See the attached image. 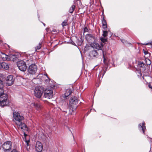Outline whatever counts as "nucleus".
Here are the masks:
<instances>
[{
	"label": "nucleus",
	"mask_w": 152,
	"mask_h": 152,
	"mask_svg": "<svg viewBox=\"0 0 152 152\" xmlns=\"http://www.w3.org/2000/svg\"><path fill=\"white\" fill-rule=\"evenodd\" d=\"M9 100L8 99L7 95L5 94L0 96V106L4 107L8 105Z\"/></svg>",
	"instance_id": "f257e3e1"
},
{
	"label": "nucleus",
	"mask_w": 152,
	"mask_h": 152,
	"mask_svg": "<svg viewBox=\"0 0 152 152\" xmlns=\"http://www.w3.org/2000/svg\"><path fill=\"white\" fill-rule=\"evenodd\" d=\"M44 91L43 87L42 86H37L34 90V95L37 98H40Z\"/></svg>",
	"instance_id": "f03ea898"
},
{
	"label": "nucleus",
	"mask_w": 152,
	"mask_h": 152,
	"mask_svg": "<svg viewBox=\"0 0 152 152\" xmlns=\"http://www.w3.org/2000/svg\"><path fill=\"white\" fill-rule=\"evenodd\" d=\"M13 115V118L15 120L16 124V123L22 121L24 119V117L23 116L21 115L18 112L15 111L14 112Z\"/></svg>",
	"instance_id": "7ed1b4c3"
},
{
	"label": "nucleus",
	"mask_w": 152,
	"mask_h": 152,
	"mask_svg": "<svg viewBox=\"0 0 152 152\" xmlns=\"http://www.w3.org/2000/svg\"><path fill=\"white\" fill-rule=\"evenodd\" d=\"M17 66L20 71H24L26 70L27 66L26 63L23 60H20L17 63Z\"/></svg>",
	"instance_id": "20e7f679"
},
{
	"label": "nucleus",
	"mask_w": 152,
	"mask_h": 152,
	"mask_svg": "<svg viewBox=\"0 0 152 152\" xmlns=\"http://www.w3.org/2000/svg\"><path fill=\"white\" fill-rule=\"evenodd\" d=\"M44 96L48 99L52 98L53 96V91L51 88L46 89L44 91Z\"/></svg>",
	"instance_id": "39448f33"
},
{
	"label": "nucleus",
	"mask_w": 152,
	"mask_h": 152,
	"mask_svg": "<svg viewBox=\"0 0 152 152\" xmlns=\"http://www.w3.org/2000/svg\"><path fill=\"white\" fill-rule=\"evenodd\" d=\"M37 69V65L35 64H33L30 65L28 69V73L31 74H34L36 72Z\"/></svg>",
	"instance_id": "423d86ee"
},
{
	"label": "nucleus",
	"mask_w": 152,
	"mask_h": 152,
	"mask_svg": "<svg viewBox=\"0 0 152 152\" xmlns=\"http://www.w3.org/2000/svg\"><path fill=\"white\" fill-rule=\"evenodd\" d=\"M15 78L12 75H8L6 79V84L7 86H11L14 83Z\"/></svg>",
	"instance_id": "0eeeda50"
},
{
	"label": "nucleus",
	"mask_w": 152,
	"mask_h": 152,
	"mask_svg": "<svg viewBox=\"0 0 152 152\" xmlns=\"http://www.w3.org/2000/svg\"><path fill=\"white\" fill-rule=\"evenodd\" d=\"M85 38L89 42H91L94 41L96 39L95 35L91 34H87L85 36Z\"/></svg>",
	"instance_id": "6e6552de"
},
{
	"label": "nucleus",
	"mask_w": 152,
	"mask_h": 152,
	"mask_svg": "<svg viewBox=\"0 0 152 152\" xmlns=\"http://www.w3.org/2000/svg\"><path fill=\"white\" fill-rule=\"evenodd\" d=\"M2 146L4 150L11 149L12 147V142L9 141L5 142L2 145Z\"/></svg>",
	"instance_id": "1a4fd4ad"
},
{
	"label": "nucleus",
	"mask_w": 152,
	"mask_h": 152,
	"mask_svg": "<svg viewBox=\"0 0 152 152\" xmlns=\"http://www.w3.org/2000/svg\"><path fill=\"white\" fill-rule=\"evenodd\" d=\"M78 100L76 96H73L71 97L69 101V104L71 106H74L76 105L78 103Z\"/></svg>",
	"instance_id": "9d476101"
},
{
	"label": "nucleus",
	"mask_w": 152,
	"mask_h": 152,
	"mask_svg": "<svg viewBox=\"0 0 152 152\" xmlns=\"http://www.w3.org/2000/svg\"><path fill=\"white\" fill-rule=\"evenodd\" d=\"M103 45L101 43L100 45L97 42H94L92 45V47L98 50H101L103 48Z\"/></svg>",
	"instance_id": "9b49d317"
},
{
	"label": "nucleus",
	"mask_w": 152,
	"mask_h": 152,
	"mask_svg": "<svg viewBox=\"0 0 152 152\" xmlns=\"http://www.w3.org/2000/svg\"><path fill=\"white\" fill-rule=\"evenodd\" d=\"M43 149V146L41 143L39 141L36 142V150L38 152L42 151Z\"/></svg>",
	"instance_id": "f8f14e48"
},
{
	"label": "nucleus",
	"mask_w": 152,
	"mask_h": 152,
	"mask_svg": "<svg viewBox=\"0 0 152 152\" xmlns=\"http://www.w3.org/2000/svg\"><path fill=\"white\" fill-rule=\"evenodd\" d=\"M17 58V56L16 54H12L9 55L8 61H14Z\"/></svg>",
	"instance_id": "ddd939ff"
},
{
	"label": "nucleus",
	"mask_w": 152,
	"mask_h": 152,
	"mask_svg": "<svg viewBox=\"0 0 152 152\" xmlns=\"http://www.w3.org/2000/svg\"><path fill=\"white\" fill-rule=\"evenodd\" d=\"M89 56L91 58H97L98 56V54L96 50H94L90 52Z\"/></svg>",
	"instance_id": "4468645a"
},
{
	"label": "nucleus",
	"mask_w": 152,
	"mask_h": 152,
	"mask_svg": "<svg viewBox=\"0 0 152 152\" xmlns=\"http://www.w3.org/2000/svg\"><path fill=\"white\" fill-rule=\"evenodd\" d=\"M145 124L144 122L142 124H141L138 125L139 130H142L143 133H144L145 132L146 129L145 126Z\"/></svg>",
	"instance_id": "2eb2a0df"
},
{
	"label": "nucleus",
	"mask_w": 152,
	"mask_h": 152,
	"mask_svg": "<svg viewBox=\"0 0 152 152\" xmlns=\"http://www.w3.org/2000/svg\"><path fill=\"white\" fill-rule=\"evenodd\" d=\"M0 68H2L6 70H8L9 68V65L7 63L2 62L0 63Z\"/></svg>",
	"instance_id": "dca6fc26"
},
{
	"label": "nucleus",
	"mask_w": 152,
	"mask_h": 152,
	"mask_svg": "<svg viewBox=\"0 0 152 152\" xmlns=\"http://www.w3.org/2000/svg\"><path fill=\"white\" fill-rule=\"evenodd\" d=\"M16 124L19 128L21 129H25L26 128V125L24 123H22V121L16 123Z\"/></svg>",
	"instance_id": "f3484780"
},
{
	"label": "nucleus",
	"mask_w": 152,
	"mask_h": 152,
	"mask_svg": "<svg viewBox=\"0 0 152 152\" xmlns=\"http://www.w3.org/2000/svg\"><path fill=\"white\" fill-rule=\"evenodd\" d=\"M3 82L0 79V96L4 94V91L3 89Z\"/></svg>",
	"instance_id": "a211bd4d"
},
{
	"label": "nucleus",
	"mask_w": 152,
	"mask_h": 152,
	"mask_svg": "<svg viewBox=\"0 0 152 152\" xmlns=\"http://www.w3.org/2000/svg\"><path fill=\"white\" fill-rule=\"evenodd\" d=\"M72 89L71 88H68L66 89L65 93L64 94V96L66 99H67V97L72 93Z\"/></svg>",
	"instance_id": "6ab92c4d"
},
{
	"label": "nucleus",
	"mask_w": 152,
	"mask_h": 152,
	"mask_svg": "<svg viewBox=\"0 0 152 152\" xmlns=\"http://www.w3.org/2000/svg\"><path fill=\"white\" fill-rule=\"evenodd\" d=\"M0 56L1 57L3 61H8V58H9V55H7L4 53L1 52Z\"/></svg>",
	"instance_id": "aec40b11"
},
{
	"label": "nucleus",
	"mask_w": 152,
	"mask_h": 152,
	"mask_svg": "<svg viewBox=\"0 0 152 152\" xmlns=\"http://www.w3.org/2000/svg\"><path fill=\"white\" fill-rule=\"evenodd\" d=\"M102 24L103 29L106 30V28L107 27V23L106 20L104 19V18H103V19L102 20Z\"/></svg>",
	"instance_id": "412c9836"
},
{
	"label": "nucleus",
	"mask_w": 152,
	"mask_h": 152,
	"mask_svg": "<svg viewBox=\"0 0 152 152\" xmlns=\"http://www.w3.org/2000/svg\"><path fill=\"white\" fill-rule=\"evenodd\" d=\"M34 107L38 110H39L41 109L42 107L41 105L39 104L34 103L32 104Z\"/></svg>",
	"instance_id": "4be33fe9"
},
{
	"label": "nucleus",
	"mask_w": 152,
	"mask_h": 152,
	"mask_svg": "<svg viewBox=\"0 0 152 152\" xmlns=\"http://www.w3.org/2000/svg\"><path fill=\"white\" fill-rule=\"evenodd\" d=\"M138 66L140 67L144 68L145 66V64L142 62L140 61L138 62Z\"/></svg>",
	"instance_id": "5701e85b"
},
{
	"label": "nucleus",
	"mask_w": 152,
	"mask_h": 152,
	"mask_svg": "<svg viewBox=\"0 0 152 152\" xmlns=\"http://www.w3.org/2000/svg\"><path fill=\"white\" fill-rule=\"evenodd\" d=\"M75 6L74 5H72L71 7L70 8L69 10V12L70 13H72L73 12V11L75 9Z\"/></svg>",
	"instance_id": "b1692460"
},
{
	"label": "nucleus",
	"mask_w": 152,
	"mask_h": 152,
	"mask_svg": "<svg viewBox=\"0 0 152 152\" xmlns=\"http://www.w3.org/2000/svg\"><path fill=\"white\" fill-rule=\"evenodd\" d=\"M151 62L150 60L148 59H145V64L147 65H150L151 64Z\"/></svg>",
	"instance_id": "393cba45"
},
{
	"label": "nucleus",
	"mask_w": 152,
	"mask_h": 152,
	"mask_svg": "<svg viewBox=\"0 0 152 152\" xmlns=\"http://www.w3.org/2000/svg\"><path fill=\"white\" fill-rule=\"evenodd\" d=\"M41 47V44L40 43L38 45L35 47L36 51H37V50H39Z\"/></svg>",
	"instance_id": "a878e982"
},
{
	"label": "nucleus",
	"mask_w": 152,
	"mask_h": 152,
	"mask_svg": "<svg viewBox=\"0 0 152 152\" xmlns=\"http://www.w3.org/2000/svg\"><path fill=\"white\" fill-rule=\"evenodd\" d=\"M100 40L101 42H102V43H103V44L104 43L106 42L107 40V39L103 37L101 38H100Z\"/></svg>",
	"instance_id": "bb28decb"
},
{
	"label": "nucleus",
	"mask_w": 152,
	"mask_h": 152,
	"mask_svg": "<svg viewBox=\"0 0 152 152\" xmlns=\"http://www.w3.org/2000/svg\"><path fill=\"white\" fill-rule=\"evenodd\" d=\"M107 31H103L102 36L104 37H105L107 36Z\"/></svg>",
	"instance_id": "cd10ccee"
},
{
	"label": "nucleus",
	"mask_w": 152,
	"mask_h": 152,
	"mask_svg": "<svg viewBox=\"0 0 152 152\" xmlns=\"http://www.w3.org/2000/svg\"><path fill=\"white\" fill-rule=\"evenodd\" d=\"M67 20H64L62 23V25L63 26H65L66 25Z\"/></svg>",
	"instance_id": "c85d7f7f"
},
{
	"label": "nucleus",
	"mask_w": 152,
	"mask_h": 152,
	"mask_svg": "<svg viewBox=\"0 0 152 152\" xmlns=\"http://www.w3.org/2000/svg\"><path fill=\"white\" fill-rule=\"evenodd\" d=\"M25 141L26 143V146H28L29 145V142H30V140H25Z\"/></svg>",
	"instance_id": "c756f323"
},
{
	"label": "nucleus",
	"mask_w": 152,
	"mask_h": 152,
	"mask_svg": "<svg viewBox=\"0 0 152 152\" xmlns=\"http://www.w3.org/2000/svg\"><path fill=\"white\" fill-rule=\"evenodd\" d=\"M88 29L87 27H85L84 29V32H86L88 31Z\"/></svg>",
	"instance_id": "7c9ffc66"
},
{
	"label": "nucleus",
	"mask_w": 152,
	"mask_h": 152,
	"mask_svg": "<svg viewBox=\"0 0 152 152\" xmlns=\"http://www.w3.org/2000/svg\"><path fill=\"white\" fill-rule=\"evenodd\" d=\"M4 150V152H12V151H11V149H6Z\"/></svg>",
	"instance_id": "2f4dec72"
},
{
	"label": "nucleus",
	"mask_w": 152,
	"mask_h": 152,
	"mask_svg": "<svg viewBox=\"0 0 152 152\" xmlns=\"http://www.w3.org/2000/svg\"><path fill=\"white\" fill-rule=\"evenodd\" d=\"M143 45H152V41L150 42H148V43H147L146 44H143Z\"/></svg>",
	"instance_id": "473e14b6"
},
{
	"label": "nucleus",
	"mask_w": 152,
	"mask_h": 152,
	"mask_svg": "<svg viewBox=\"0 0 152 152\" xmlns=\"http://www.w3.org/2000/svg\"><path fill=\"white\" fill-rule=\"evenodd\" d=\"M102 51V53H103V57L104 58V62L105 60H106V58H105V56H104V52L103 50Z\"/></svg>",
	"instance_id": "72a5a7b5"
},
{
	"label": "nucleus",
	"mask_w": 152,
	"mask_h": 152,
	"mask_svg": "<svg viewBox=\"0 0 152 152\" xmlns=\"http://www.w3.org/2000/svg\"><path fill=\"white\" fill-rule=\"evenodd\" d=\"M148 87L149 88L152 89V83H150L148 84Z\"/></svg>",
	"instance_id": "f704fd0d"
},
{
	"label": "nucleus",
	"mask_w": 152,
	"mask_h": 152,
	"mask_svg": "<svg viewBox=\"0 0 152 152\" xmlns=\"http://www.w3.org/2000/svg\"><path fill=\"white\" fill-rule=\"evenodd\" d=\"M12 152H18V151L16 149H14L12 151Z\"/></svg>",
	"instance_id": "c9c22d12"
},
{
	"label": "nucleus",
	"mask_w": 152,
	"mask_h": 152,
	"mask_svg": "<svg viewBox=\"0 0 152 152\" xmlns=\"http://www.w3.org/2000/svg\"><path fill=\"white\" fill-rule=\"evenodd\" d=\"M70 43L73 45H75V43L72 41H71L70 42Z\"/></svg>",
	"instance_id": "e433bc0d"
},
{
	"label": "nucleus",
	"mask_w": 152,
	"mask_h": 152,
	"mask_svg": "<svg viewBox=\"0 0 152 152\" xmlns=\"http://www.w3.org/2000/svg\"><path fill=\"white\" fill-rule=\"evenodd\" d=\"M52 31L54 32L58 33L59 32V31L58 32L57 31L56 29H53Z\"/></svg>",
	"instance_id": "4c0bfd02"
},
{
	"label": "nucleus",
	"mask_w": 152,
	"mask_h": 152,
	"mask_svg": "<svg viewBox=\"0 0 152 152\" xmlns=\"http://www.w3.org/2000/svg\"><path fill=\"white\" fill-rule=\"evenodd\" d=\"M26 149L27 151H28L29 149V147L28 146H26Z\"/></svg>",
	"instance_id": "58836bf2"
},
{
	"label": "nucleus",
	"mask_w": 152,
	"mask_h": 152,
	"mask_svg": "<svg viewBox=\"0 0 152 152\" xmlns=\"http://www.w3.org/2000/svg\"><path fill=\"white\" fill-rule=\"evenodd\" d=\"M144 53L145 55H146L148 54V52L147 51H144Z\"/></svg>",
	"instance_id": "ea45409f"
},
{
	"label": "nucleus",
	"mask_w": 152,
	"mask_h": 152,
	"mask_svg": "<svg viewBox=\"0 0 152 152\" xmlns=\"http://www.w3.org/2000/svg\"><path fill=\"white\" fill-rule=\"evenodd\" d=\"M81 43H82L81 41H79L78 44V45H81Z\"/></svg>",
	"instance_id": "a19ab883"
},
{
	"label": "nucleus",
	"mask_w": 152,
	"mask_h": 152,
	"mask_svg": "<svg viewBox=\"0 0 152 152\" xmlns=\"http://www.w3.org/2000/svg\"><path fill=\"white\" fill-rule=\"evenodd\" d=\"M43 23V24L44 26H45V24L44 23Z\"/></svg>",
	"instance_id": "79ce46f5"
},
{
	"label": "nucleus",
	"mask_w": 152,
	"mask_h": 152,
	"mask_svg": "<svg viewBox=\"0 0 152 152\" xmlns=\"http://www.w3.org/2000/svg\"><path fill=\"white\" fill-rule=\"evenodd\" d=\"M46 76H47V77H48V75H47V74H46Z\"/></svg>",
	"instance_id": "37998d69"
},
{
	"label": "nucleus",
	"mask_w": 152,
	"mask_h": 152,
	"mask_svg": "<svg viewBox=\"0 0 152 152\" xmlns=\"http://www.w3.org/2000/svg\"><path fill=\"white\" fill-rule=\"evenodd\" d=\"M29 61H31V60H29ZM28 61H29V60H28Z\"/></svg>",
	"instance_id": "c03bdc74"
},
{
	"label": "nucleus",
	"mask_w": 152,
	"mask_h": 152,
	"mask_svg": "<svg viewBox=\"0 0 152 152\" xmlns=\"http://www.w3.org/2000/svg\"><path fill=\"white\" fill-rule=\"evenodd\" d=\"M104 74H103V75H102V76H104Z\"/></svg>",
	"instance_id": "a18cd8bd"
},
{
	"label": "nucleus",
	"mask_w": 152,
	"mask_h": 152,
	"mask_svg": "<svg viewBox=\"0 0 152 152\" xmlns=\"http://www.w3.org/2000/svg\"><path fill=\"white\" fill-rule=\"evenodd\" d=\"M104 74H103V75H102V76H104Z\"/></svg>",
	"instance_id": "49530a36"
},
{
	"label": "nucleus",
	"mask_w": 152,
	"mask_h": 152,
	"mask_svg": "<svg viewBox=\"0 0 152 152\" xmlns=\"http://www.w3.org/2000/svg\"><path fill=\"white\" fill-rule=\"evenodd\" d=\"M104 74H103V75H102V76H104Z\"/></svg>",
	"instance_id": "de8ad7c7"
},
{
	"label": "nucleus",
	"mask_w": 152,
	"mask_h": 152,
	"mask_svg": "<svg viewBox=\"0 0 152 152\" xmlns=\"http://www.w3.org/2000/svg\"><path fill=\"white\" fill-rule=\"evenodd\" d=\"M104 74H103V75H102V76H104Z\"/></svg>",
	"instance_id": "09e8293b"
},
{
	"label": "nucleus",
	"mask_w": 152,
	"mask_h": 152,
	"mask_svg": "<svg viewBox=\"0 0 152 152\" xmlns=\"http://www.w3.org/2000/svg\"><path fill=\"white\" fill-rule=\"evenodd\" d=\"M121 41H122V42H123L122 40H121Z\"/></svg>",
	"instance_id": "8fccbe9b"
},
{
	"label": "nucleus",
	"mask_w": 152,
	"mask_h": 152,
	"mask_svg": "<svg viewBox=\"0 0 152 152\" xmlns=\"http://www.w3.org/2000/svg\"><path fill=\"white\" fill-rule=\"evenodd\" d=\"M78 152H79L78 151Z\"/></svg>",
	"instance_id": "3c124183"
}]
</instances>
